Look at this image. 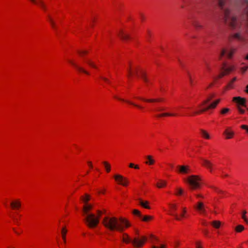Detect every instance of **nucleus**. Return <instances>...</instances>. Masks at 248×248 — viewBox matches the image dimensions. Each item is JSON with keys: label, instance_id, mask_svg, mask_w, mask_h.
<instances>
[{"label": "nucleus", "instance_id": "72a5a7b5", "mask_svg": "<svg viewBox=\"0 0 248 248\" xmlns=\"http://www.w3.org/2000/svg\"><path fill=\"white\" fill-rule=\"evenodd\" d=\"M153 217L150 216H145L144 217L142 216V217L140 218L144 221H148L152 219Z\"/></svg>", "mask_w": 248, "mask_h": 248}, {"label": "nucleus", "instance_id": "a19ab883", "mask_svg": "<svg viewBox=\"0 0 248 248\" xmlns=\"http://www.w3.org/2000/svg\"><path fill=\"white\" fill-rule=\"evenodd\" d=\"M225 2L224 0H218V5L221 9H223Z\"/></svg>", "mask_w": 248, "mask_h": 248}, {"label": "nucleus", "instance_id": "c03bdc74", "mask_svg": "<svg viewBox=\"0 0 248 248\" xmlns=\"http://www.w3.org/2000/svg\"><path fill=\"white\" fill-rule=\"evenodd\" d=\"M183 193V190L181 188H178L177 189V193H176V195H182Z\"/></svg>", "mask_w": 248, "mask_h": 248}, {"label": "nucleus", "instance_id": "cd10ccee", "mask_svg": "<svg viewBox=\"0 0 248 248\" xmlns=\"http://www.w3.org/2000/svg\"><path fill=\"white\" fill-rule=\"evenodd\" d=\"M86 62L91 67L95 68H97L96 65L95 63L90 59H88L86 61Z\"/></svg>", "mask_w": 248, "mask_h": 248}, {"label": "nucleus", "instance_id": "5fc2aeb1", "mask_svg": "<svg viewBox=\"0 0 248 248\" xmlns=\"http://www.w3.org/2000/svg\"><path fill=\"white\" fill-rule=\"evenodd\" d=\"M238 109H239V112L243 114L245 113V110L244 109H243L242 108H241L238 107Z\"/></svg>", "mask_w": 248, "mask_h": 248}, {"label": "nucleus", "instance_id": "f257e3e1", "mask_svg": "<svg viewBox=\"0 0 248 248\" xmlns=\"http://www.w3.org/2000/svg\"><path fill=\"white\" fill-rule=\"evenodd\" d=\"M103 224L108 229L111 231L122 232L124 227L130 226L128 221L123 218H117L114 217H106L102 221Z\"/></svg>", "mask_w": 248, "mask_h": 248}, {"label": "nucleus", "instance_id": "6ab92c4d", "mask_svg": "<svg viewBox=\"0 0 248 248\" xmlns=\"http://www.w3.org/2000/svg\"><path fill=\"white\" fill-rule=\"evenodd\" d=\"M202 165L203 166H205V167H206L207 168L210 169V171H212V167L213 166L212 163L210 161L206 160V159H202Z\"/></svg>", "mask_w": 248, "mask_h": 248}, {"label": "nucleus", "instance_id": "a211bd4d", "mask_svg": "<svg viewBox=\"0 0 248 248\" xmlns=\"http://www.w3.org/2000/svg\"><path fill=\"white\" fill-rule=\"evenodd\" d=\"M33 3L38 5L40 6L45 11H46V7L42 0H30Z\"/></svg>", "mask_w": 248, "mask_h": 248}, {"label": "nucleus", "instance_id": "a878e982", "mask_svg": "<svg viewBox=\"0 0 248 248\" xmlns=\"http://www.w3.org/2000/svg\"><path fill=\"white\" fill-rule=\"evenodd\" d=\"M211 224L215 228L218 229L220 226L221 222L219 221L215 220L211 222Z\"/></svg>", "mask_w": 248, "mask_h": 248}, {"label": "nucleus", "instance_id": "e2e57ef3", "mask_svg": "<svg viewBox=\"0 0 248 248\" xmlns=\"http://www.w3.org/2000/svg\"><path fill=\"white\" fill-rule=\"evenodd\" d=\"M203 232H204V234H205V235H207V233H208V231L207 230H204V231H203Z\"/></svg>", "mask_w": 248, "mask_h": 248}, {"label": "nucleus", "instance_id": "6e6552de", "mask_svg": "<svg viewBox=\"0 0 248 248\" xmlns=\"http://www.w3.org/2000/svg\"><path fill=\"white\" fill-rule=\"evenodd\" d=\"M194 208L200 213H206V206L202 202H198L196 205L194 206Z\"/></svg>", "mask_w": 248, "mask_h": 248}, {"label": "nucleus", "instance_id": "4468645a", "mask_svg": "<svg viewBox=\"0 0 248 248\" xmlns=\"http://www.w3.org/2000/svg\"><path fill=\"white\" fill-rule=\"evenodd\" d=\"M233 101L236 102L239 105L245 106L246 100L241 97H234L233 98Z\"/></svg>", "mask_w": 248, "mask_h": 248}, {"label": "nucleus", "instance_id": "20e7f679", "mask_svg": "<svg viewBox=\"0 0 248 248\" xmlns=\"http://www.w3.org/2000/svg\"><path fill=\"white\" fill-rule=\"evenodd\" d=\"M201 181V179L199 176L194 175L189 176L186 180L192 190L197 189L200 187Z\"/></svg>", "mask_w": 248, "mask_h": 248}, {"label": "nucleus", "instance_id": "864d4df0", "mask_svg": "<svg viewBox=\"0 0 248 248\" xmlns=\"http://www.w3.org/2000/svg\"><path fill=\"white\" fill-rule=\"evenodd\" d=\"M196 196L198 198H204L203 196L202 195V194H196Z\"/></svg>", "mask_w": 248, "mask_h": 248}, {"label": "nucleus", "instance_id": "393cba45", "mask_svg": "<svg viewBox=\"0 0 248 248\" xmlns=\"http://www.w3.org/2000/svg\"><path fill=\"white\" fill-rule=\"evenodd\" d=\"M177 114L175 113H163L161 114H158L157 117H162L164 116H174Z\"/></svg>", "mask_w": 248, "mask_h": 248}, {"label": "nucleus", "instance_id": "f3484780", "mask_svg": "<svg viewBox=\"0 0 248 248\" xmlns=\"http://www.w3.org/2000/svg\"><path fill=\"white\" fill-rule=\"evenodd\" d=\"M118 35L123 40L126 41L130 38L129 35L123 30L120 31Z\"/></svg>", "mask_w": 248, "mask_h": 248}, {"label": "nucleus", "instance_id": "4be33fe9", "mask_svg": "<svg viewBox=\"0 0 248 248\" xmlns=\"http://www.w3.org/2000/svg\"><path fill=\"white\" fill-rule=\"evenodd\" d=\"M146 159L147 161L145 162L146 164H148L150 165H153L155 163V160L153 158L152 156L149 155L146 156Z\"/></svg>", "mask_w": 248, "mask_h": 248}, {"label": "nucleus", "instance_id": "0e129e2a", "mask_svg": "<svg viewBox=\"0 0 248 248\" xmlns=\"http://www.w3.org/2000/svg\"><path fill=\"white\" fill-rule=\"evenodd\" d=\"M134 168L136 169H139V167L138 165H134Z\"/></svg>", "mask_w": 248, "mask_h": 248}, {"label": "nucleus", "instance_id": "774afa93", "mask_svg": "<svg viewBox=\"0 0 248 248\" xmlns=\"http://www.w3.org/2000/svg\"><path fill=\"white\" fill-rule=\"evenodd\" d=\"M104 192H105V191H104V190L102 191V192H101V191H99V193H104Z\"/></svg>", "mask_w": 248, "mask_h": 248}, {"label": "nucleus", "instance_id": "13d9d810", "mask_svg": "<svg viewBox=\"0 0 248 248\" xmlns=\"http://www.w3.org/2000/svg\"><path fill=\"white\" fill-rule=\"evenodd\" d=\"M147 33H148V34H147V39H148V38L151 36V32H150V31H147Z\"/></svg>", "mask_w": 248, "mask_h": 248}, {"label": "nucleus", "instance_id": "a18cd8bd", "mask_svg": "<svg viewBox=\"0 0 248 248\" xmlns=\"http://www.w3.org/2000/svg\"><path fill=\"white\" fill-rule=\"evenodd\" d=\"M100 78L103 80L104 81L107 82L108 83H110V81L108 80V79L107 78L104 77H103V76H100Z\"/></svg>", "mask_w": 248, "mask_h": 248}, {"label": "nucleus", "instance_id": "9b49d317", "mask_svg": "<svg viewBox=\"0 0 248 248\" xmlns=\"http://www.w3.org/2000/svg\"><path fill=\"white\" fill-rule=\"evenodd\" d=\"M234 52V50L233 49H231L230 50H228L227 49L224 48L221 50L219 58V59H221V58L225 54L226 55V56L228 58H231Z\"/></svg>", "mask_w": 248, "mask_h": 248}, {"label": "nucleus", "instance_id": "49530a36", "mask_svg": "<svg viewBox=\"0 0 248 248\" xmlns=\"http://www.w3.org/2000/svg\"><path fill=\"white\" fill-rule=\"evenodd\" d=\"M234 37L235 38H237V39H238L239 40H241V37L240 34L239 33H236V34H235Z\"/></svg>", "mask_w": 248, "mask_h": 248}, {"label": "nucleus", "instance_id": "bb28decb", "mask_svg": "<svg viewBox=\"0 0 248 248\" xmlns=\"http://www.w3.org/2000/svg\"><path fill=\"white\" fill-rule=\"evenodd\" d=\"M200 131H201V135L203 137H204L207 139H210V136L206 131H205L204 130H203V129H201Z\"/></svg>", "mask_w": 248, "mask_h": 248}, {"label": "nucleus", "instance_id": "b1692460", "mask_svg": "<svg viewBox=\"0 0 248 248\" xmlns=\"http://www.w3.org/2000/svg\"><path fill=\"white\" fill-rule=\"evenodd\" d=\"M11 205L13 208H18L20 207L21 203L18 201L13 202L11 203Z\"/></svg>", "mask_w": 248, "mask_h": 248}, {"label": "nucleus", "instance_id": "c85d7f7f", "mask_svg": "<svg viewBox=\"0 0 248 248\" xmlns=\"http://www.w3.org/2000/svg\"><path fill=\"white\" fill-rule=\"evenodd\" d=\"M48 20H49V22H50L52 27L53 29H56V24L54 22V20L52 18V17L49 15H48Z\"/></svg>", "mask_w": 248, "mask_h": 248}, {"label": "nucleus", "instance_id": "9d476101", "mask_svg": "<svg viewBox=\"0 0 248 248\" xmlns=\"http://www.w3.org/2000/svg\"><path fill=\"white\" fill-rule=\"evenodd\" d=\"M69 62L73 65L74 66L76 69L79 72H81V73H84L86 75H90V73L87 71L86 70H85L83 67L78 65V64H77L76 62H75L74 61H72V60H69Z\"/></svg>", "mask_w": 248, "mask_h": 248}, {"label": "nucleus", "instance_id": "5701e85b", "mask_svg": "<svg viewBox=\"0 0 248 248\" xmlns=\"http://www.w3.org/2000/svg\"><path fill=\"white\" fill-rule=\"evenodd\" d=\"M139 76L146 83H148L149 82V80L146 77V75L144 71H140V73Z\"/></svg>", "mask_w": 248, "mask_h": 248}, {"label": "nucleus", "instance_id": "423d86ee", "mask_svg": "<svg viewBox=\"0 0 248 248\" xmlns=\"http://www.w3.org/2000/svg\"><path fill=\"white\" fill-rule=\"evenodd\" d=\"M233 68L234 67L232 66H230L228 67L227 64L224 62L221 68V69L223 71L220 73L216 78H222L224 76L232 71Z\"/></svg>", "mask_w": 248, "mask_h": 248}, {"label": "nucleus", "instance_id": "09e8293b", "mask_svg": "<svg viewBox=\"0 0 248 248\" xmlns=\"http://www.w3.org/2000/svg\"><path fill=\"white\" fill-rule=\"evenodd\" d=\"M187 74H188V77H189L190 82V83L191 84H192L193 80H192L191 76V75H190V73L189 72H187Z\"/></svg>", "mask_w": 248, "mask_h": 248}, {"label": "nucleus", "instance_id": "338daca9", "mask_svg": "<svg viewBox=\"0 0 248 248\" xmlns=\"http://www.w3.org/2000/svg\"><path fill=\"white\" fill-rule=\"evenodd\" d=\"M197 248H201V246L198 244H197Z\"/></svg>", "mask_w": 248, "mask_h": 248}, {"label": "nucleus", "instance_id": "f8f14e48", "mask_svg": "<svg viewBox=\"0 0 248 248\" xmlns=\"http://www.w3.org/2000/svg\"><path fill=\"white\" fill-rule=\"evenodd\" d=\"M178 168L179 169V172L183 174H187L190 172V169L189 166H178Z\"/></svg>", "mask_w": 248, "mask_h": 248}, {"label": "nucleus", "instance_id": "4c0bfd02", "mask_svg": "<svg viewBox=\"0 0 248 248\" xmlns=\"http://www.w3.org/2000/svg\"><path fill=\"white\" fill-rule=\"evenodd\" d=\"M170 207L171 208V209L172 210L171 213L170 214L171 215V214H172V213H175V211L177 209V206H176V205L175 204H170Z\"/></svg>", "mask_w": 248, "mask_h": 248}, {"label": "nucleus", "instance_id": "dca6fc26", "mask_svg": "<svg viewBox=\"0 0 248 248\" xmlns=\"http://www.w3.org/2000/svg\"><path fill=\"white\" fill-rule=\"evenodd\" d=\"M226 136V138L227 139H232L234 135V132L231 130L230 128H227L223 133Z\"/></svg>", "mask_w": 248, "mask_h": 248}, {"label": "nucleus", "instance_id": "2f4dec72", "mask_svg": "<svg viewBox=\"0 0 248 248\" xmlns=\"http://www.w3.org/2000/svg\"><path fill=\"white\" fill-rule=\"evenodd\" d=\"M166 185V182L163 181V180H160L159 183H157L156 184V186L158 188L163 187L165 186Z\"/></svg>", "mask_w": 248, "mask_h": 248}, {"label": "nucleus", "instance_id": "473e14b6", "mask_svg": "<svg viewBox=\"0 0 248 248\" xmlns=\"http://www.w3.org/2000/svg\"><path fill=\"white\" fill-rule=\"evenodd\" d=\"M81 199L84 202L87 203L90 200V197L89 195L86 194L85 197H81Z\"/></svg>", "mask_w": 248, "mask_h": 248}, {"label": "nucleus", "instance_id": "2eb2a0df", "mask_svg": "<svg viewBox=\"0 0 248 248\" xmlns=\"http://www.w3.org/2000/svg\"><path fill=\"white\" fill-rule=\"evenodd\" d=\"M136 98H137V99H139L140 100H142L143 101L147 102H150V103L155 102H161V101H163V99H162V98H159V99H146V98H144L140 97H136Z\"/></svg>", "mask_w": 248, "mask_h": 248}, {"label": "nucleus", "instance_id": "412c9836", "mask_svg": "<svg viewBox=\"0 0 248 248\" xmlns=\"http://www.w3.org/2000/svg\"><path fill=\"white\" fill-rule=\"evenodd\" d=\"M139 204L143 207L146 209H150V207L148 205L149 202L148 201H143L141 199H139Z\"/></svg>", "mask_w": 248, "mask_h": 248}, {"label": "nucleus", "instance_id": "de8ad7c7", "mask_svg": "<svg viewBox=\"0 0 248 248\" xmlns=\"http://www.w3.org/2000/svg\"><path fill=\"white\" fill-rule=\"evenodd\" d=\"M97 214H98V216H95V217H98V220H99L100 217L101 216V215L102 214V212L101 211L98 210L97 211Z\"/></svg>", "mask_w": 248, "mask_h": 248}, {"label": "nucleus", "instance_id": "58836bf2", "mask_svg": "<svg viewBox=\"0 0 248 248\" xmlns=\"http://www.w3.org/2000/svg\"><path fill=\"white\" fill-rule=\"evenodd\" d=\"M246 213H247L246 211H245V210L243 211V213H242V217L244 220L245 222L246 223H248V220L246 218Z\"/></svg>", "mask_w": 248, "mask_h": 248}, {"label": "nucleus", "instance_id": "ea45409f", "mask_svg": "<svg viewBox=\"0 0 248 248\" xmlns=\"http://www.w3.org/2000/svg\"><path fill=\"white\" fill-rule=\"evenodd\" d=\"M230 111V109L228 108H223L221 111H220V113L221 114H223V115H225L227 113H228V112H229Z\"/></svg>", "mask_w": 248, "mask_h": 248}, {"label": "nucleus", "instance_id": "69168bd1", "mask_svg": "<svg viewBox=\"0 0 248 248\" xmlns=\"http://www.w3.org/2000/svg\"><path fill=\"white\" fill-rule=\"evenodd\" d=\"M138 69L136 68L135 69V73H136V75H138Z\"/></svg>", "mask_w": 248, "mask_h": 248}, {"label": "nucleus", "instance_id": "7ed1b4c3", "mask_svg": "<svg viewBox=\"0 0 248 248\" xmlns=\"http://www.w3.org/2000/svg\"><path fill=\"white\" fill-rule=\"evenodd\" d=\"M146 240L147 238L145 236H142L141 238L135 237L132 239L126 233H124L123 235V241L126 244L132 243L136 248L142 247Z\"/></svg>", "mask_w": 248, "mask_h": 248}, {"label": "nucleus", "instance_id": "603ef678", "mask_svg": "<svg viewBox=\"0 0 248 248\" xmlns=\"http://www.w3.org/2000/svg\"><path fill=\"white\" fill-rule=\"evenodd\" d=\"M248 69V66L242 68L243 73H245Z\"/></svg>", "mask_w": 248, "mask_h": 248}, {"label": "nucleus", "instance_id": "39448f33", "mask_svg": "<svg viewBox=\"0 0 248 248\" xmlns=\"http://www.w3.org/2000/svg\"><path fill=\"white\" fill-rule=\"evenodd\" d=\"M224 20L226 23H228L232 28H235L237 25V18L234 16H232L230 15V12L228 9H225L224 11Z\"/></svg>", "mask_w": 248, "mask_h": 248}, {"label": "nucleus", "instance_id": "1a4fd4ad", "mask_svg": "<svg viewBox=\"0 0 248 248\" xmlns=\"http://www.w3.org/2000/svg\"><path fill=\"white\" fill-rule=\"evenodd\" d=\"M219 101H220V99H218V100H216V101L214 102L213 103H211L207 107L205 108L201 109L200 111H195L194 112V114H200V113L206 111H207V110H208L210 108H215L216 107L217 105L219 102Z\"/></svg>", "mask_w": 248, "mask_h": 248}, {"label": "nucleus", "instance_id": "0eeeda50", "mask_svg": "<svg viewBox=\"0 0 248 248\" xmlns=\"http://www.w3.org/2000/svg\"><path fill=\"white\" fill-rule=\"evenodd\" d=\"M114 178L116 181L123 186H127L128 184L127 179L122 175L116 174L114 176Z\"/></svg>", "mask_w": 248, "mask_h": 248}, {"label": "nucleus", "instance_id": "e433bc0d", "mask_svg": "<svg viewBox=\"0 0 248 248\" xmlns=\"http://www.w3.org/2000/svg\"><path fill=\"white\" fill-rule=\"evenodd\" d=\"M133 214L136 216H138L139 217H142V215L140 211L137 209H134L133 211Z\"/></svg>", "mask_w": 248, "mask_h": 248}, {"label": "nucleus", "instance_id": "ddd939ff", "mask_svg": "<svg viewBox=\"0 0 248 248\" xmlns=\"http://www.w3.org/2000/svg\"><path fill=\"white\" fill-rule=\"evenodd\" d=\"M186 212V208H184L183 209L182 213L180 214V216H178V215L176 213H172L171 214V215L173 216L177 220H181L182 219V218L185 217V214Z\"/></svg>", "mask_w": 248, "mask_h": 248}, {"label": "nucleus", "instance_id": "79ce46f5", "mask_svg": "<svg viewBox=\"0 0 248 248\" xmlns=\"http://www.w3.org/2000/svg\"><path fill=\"white\" fill-rule=\"evenodd\" d=\"M193 25L197 29L201 28L202 27V25L199 24V23L197 21H195L193 23Z\"/></svg>", "mask_w": 248, "mask_h": 248}, {"label": "nucleus", "instance_id": "aec40b11", "mask_svg": "<svg viewBox=\"0 0 248 248\" xmlns=\"http://www.w3.org/2000/svg\"><path fill=\"white\" fill-rule=\"evenodd\" d=\"M116 98H117L118 99L120 100H121V101H124L127 103H128L129 104H130V105H132L136 107H137L138 108H140V109H142L143 108V107L140 105H139L137 104H135L134 103H133V102H131L130 101H129V100H124L123 99H121V98H118L116 96L115 97Z\"/></svg>", "mask_w": 248, "mask_h": 248}, {"label": "nucleus", "instance_id": "3c124183", "mask_svg": "<svg viewBox=\"0 0 248 248\" xmlns=\"http://www.w3.org/2000/svg\"><path fill=\"white\" fill-rule=\"evenodd\" d=\"M205 66L206 67V68L208 71H211V68L209 65V64L207 62H205Z\"/></svg>", "mask_w": 248, "mask_h": 248}, {"label": "nucleus", "instance_id": "c9c22d12", "mask_svg": "<svg viewBox=\"0 0 248 248\" xmlns=\"http://www.w3.org/2000/svg\"><path fill=\"white\" fill-rule=\"evenodd\" d=\"M214 97V94L211 95L208 98H207L205 100H204L202 105H204L207 104L213 97Z\"/></svg>", "mask_w": 248, "mask_h": 248}, {"label": "nucleus", "instance_id": "052dcab7", "mask_svg": "<svg viewBox=\"0 0 248 248\" xmlns=\"http://www.w3.org/2000/svg\"><path fill=\"white\" fill-rule=\"evenodd\" d=\"M129 167L130 168H134V164L133 163H130V164H129Z\"/></svg>", "mask_w": 248, "mask_h": 248}, {"label": "nucleus", "instance_id": "bf43d9fd", "mask_svg": "<svg viewBox=\"0 0 248 248\" xmlns=\"http://www.w3.org/2000/svg\"><path fill=\"white\" fill-rule=\"evenodd\" d=\"M164 110V108H158L156 109L157 111H161Z\"/></svg>", "mask_w": 248, "mask_h": 248}, {"label": "nucleus", "instance_id": "7c9ffc66", "mask_svg": "<svg viewBox=\"0 0 248 248\" xmlns=\"http://www.w3.org/2000/svg\"><path fill=\"white\" fill-rule=\"evenodd\" d=\"M103 163L105 166L107 172H109L110 171L111 168L110 164L106 161L103 162Z\"/></svg>", "mask_w": 248, "mask_h": 248}, {"label": "nucleus", "instance_id": "c756f323", "mask_svg": "<svg viewBox=\"0 0 248 248\" xmlns=\"http://www.w3.org/2000/svg\"><path fill=\"white\" fill-rule=\"evenodd\" d=\"M66 232H67V230L65 229V228H64V227L62 228V237L64 243L66 242V237H65V236H66Z\"/></svg>", "mask_w": 248, "mask_h": 248}, {"label": "nucleus", "instance_id": "4d7b16f0", "mask_svg": "<svg viewBox=\"0 0 248 248\" xmlns=\"http://www.w3.org/2000/svg\"><path fill=\"white\" fill-rule=\"evenodd\" d=\"M128 72V77L132 75V72L131 71L130 68L127 69Z\"/></svg>", "mask_w": 248, "mask_h": 248}, {"label": "nucleus", "instance_id": "8fccbe9b", "mask_svg": "<svg viewBox=\"0 0 248 248\" xmlns=\"http://www.w3.org/2000/svg\"><path fill=\"white\" fill-rule=\"evenodd\" d=\"M236 78H233L232 79V81H231V82L229 84L228 86H229V87H232V84L233 82H234V81L236 80Z\"/></svg>", "mask_w": 248, "mask_h": 248}, {"label": "nucleus", "instance_id": "680f3d73", "mask_svg": "<svg viewBox=\"0 0 248 248\" xmlns=\"http://www.w3.org/2000/svg\"><path fill=\"white\" fill-rule=\"evenodd\" d=\"M88 163L89 165L90 166V167L91 168H92V167H93V165H92V162H91L89 161V162H88Z\"/></svg>", "mask_w": 248, "mask_h": 248}, {"label": "nucleus", "instance_id": "f03ea898", "mask_svg": "<svg viewBox=\"0 0 248 248\" xmlns=\"http://www.w3.org/2000/svg\"><path fill=\"white\" fill-rule=\"evenodd\" d=\"M92 207V205L86 204L82 209L83 215L85 216L84 220L86 225L91 228H95L99 223L98 217H96L94 214L89 213Z\"/></svg>", "mask_w": 248, "mask_h": 248}, {"label": "nucleus", "instance_id": "f704fd0d", "mask_svg": "<svg viewBox=\"0 0 248 248\" xmlns=\"http://www.w3.org/2000/svg\"><path fill=\"white\" fill-rule=\"evenodd\" d=\"M244 230V227L242 225H239L235 228V231L237 232H240Z\"/></svg>", "mask_w": 248, "mask_h": 248}, {"label": "nucleus", "instance_id": "6e6d98bb", "mask_svg": "<svg viewBox=\"0 0 248 248\" xmlns=\"http://www.w3.org/2000/svg\"><path fill=\"white\" fill-rule=\"evenodd\" d=\"M241 128L246 130L248 128V126L247 125H241Z\"/></svg>", "mask_w": 248, "mask_h": 248}, {"label": "nucleus", "instance_id": "37998d69", "mask_svg": "<svg viewBox=\"0 0 248 248\" xmlns=\"http://www.w3.org/2000/svg\"><path fill=\"white\" fill-rule=\"evenodd\" d=\"M78 52L81 56H83V55H85L88 53L86 50H78Z\"/></svg>", "mask_w": 248, "mask_h": 248}]
</instances>
